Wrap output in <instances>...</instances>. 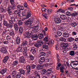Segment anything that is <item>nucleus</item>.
Masks as SVG:
<instances>
[{"mask_svg":"<svg viewBox=\"0 0 78 78\" xmlns=\"http://www.w3.org/2000/svg\"><path fill=\"white\" fill-rule=\"evenodd\" d=\"M69 44H68V43H61V47L63 50L65 49L64 50L62 51L63 53H64L65 54V53L67 52V51H66V48H67Z\"/></svg>","mask_w":78,"mask_h":78,"instance_id":"nucleus-1","label":"nucleus"},{"mask_svg":"<svg viewBox=\"0 0 78 78\" xmlns=\"http://www.w3.org/2000/svg\"><path fill=\"white\" fill-rule=\"evenodd\" d=\"M72 64L73 65V66L75 67H76V68H73L72 66ZM70 66H71L72 67L73 69H74L75 70H78V62L77 61H71L70 63Z\"/></svg>","mask_w":78,"mask_h":78,"instance_id":"nucleus-2","label":"nucleus"},{"mask_svg":"<svg viewBox=\"0 0 78 78\" xmlns=\"http://www.w3.org/2000/svg\"><path fill=\"white\" fill-rule=\"evenodd\" d=\"M25 38H30L31 37V36H32V31H31L30 29H29L25 33Z\"/></svg>","mask_w":78,"mask_h":78,"instance_id":"nucleus-3","label":"nucleus"},{"mask_svg":"<svg viewBox=\"0 0 78 78\" xmlns=\"http://www.w3.org/2000/svg\"><path fill=\"white\" fill-rule=\"evenodd\" d=\"M46 61H47L46 62H49V59L47 58L46 59H45V57H41L40 59L39 60V63L40 64H43Z\"/></svg>","mask_w":78,"mask_h":78,"instance_id":"nucleus-4","label":"nucleus"},{"mask_svg":"<svg viewBox=\"0 0 78 78\" xmlns=\"http://www.w3.org/2000/svg\"><path fill=\"white\" fill-rule=\"evenodd\" d=\"M44 44V42L43 41L41 40H38L37 41V43L35 44V46L36 47L39 48L41 47V45Z\"/></svg>","mask_w":78,"mask_h":78,"instance_id":"nucleus-5","label":"nucleus"},{"mask_svg":"<svg viewBox=\"0 0 78 78\" xmlns=\"http://www.w3.org/2000/svg\"><path fill=\"white\" fill-rule=\"evenodd\" d=\"M61 19L62 20V22H67L69 19H67V17L64 15H62L60 16Z\"/></svg>","mask_w":78,"mask_h":78,"instance_id":"nucleus-6","label":"nucleus"},{"mask_svg":"<svg viewBox=\"0 0 78 78\" xmlns=\"http://www.w3.org/2000/svg\"><path fill=\"white\" fill-rule=\"evenodd\" d=\"M30 29L32 30V32L36 33L37 32V30L39 29V26H37L30 27Z\"/></svg>","mask_w":78,"mask_h":78,"instance_id":"nucleus-7","label":"nucleus"},{"mask_svg":"<svg viewBox=\"0 0 78 78\" xmlns=\"http://www.w3.org/2000/svg\"><path fill=\"white\" fill-rule=\"evenodd\" d=\"M17 51L18 52H22L23 53V49H22V44H20V46H18Z\"/></svg>","mask_w":78,"mask_h":78,"instance_id":"nucleus-8","label":"nucleus"},{"mask_svg":"<svg viewBox=\"0 0 78 78\" xmlns=\"http://www.w3.org/2000/svg\"><path fill=\"white\" fill-rule=\"evenodd\" d=\"M8 70V69L6 68H3L1 69L0 71V73L2 75H3L4 73H5L6 72V71Z\"/></svg>","mask_w":78,"mask_h":78,"instance_id":"nucleus-9","label":"nucleus"},{"mask_svg":"<svg viewBox=\"0 0 78 78\" xmlns=\"http://www.w3.org/2000/svg\"><path fill=\"white\" fill-rule=\"evenodd\" d=\"M38 36V35L37 34H33L31 36V37L33 39H34V40L36 41V40H37V39Z\"/></svg>","mask_w":78,"mask_h":78,"instance_id":"nucleus-10","label":"nucleus"},{"mask_svg":"<svg viewBox=\"0 0 78 78\" xmlns=\"http://www.w3.org/2000/svg\"><path fill=\"white\" fill-rule=\"evenodd\" d=\"M25 62V59L23 56L20 57V63H24Z\"/></svg>","mask_w":78,"mask_h":78,"instance_id":"nucleus-11","label":"nucleus"},{"mask_svg":"<svg viewBox=\"0 0 78 78\" xmlns=\"http://www.w3.org/2000/svg\"><path fill=\"white\" fill-rule=\"evenodd\" d=\"M31 16V14L30 12H27V14L26 15V17H24L23 19L24 20L25 19H27L30 17Z\"/></svg>","mask_w":78,"mask_h":78,"instance_id":"nucleus-12","label":"nucleus"},{"mask_svg":"<svg viewBox=\"0 0 78 78\" xmlns=\"http://www.w3.org/2000/svg\"><path fill=\"white\" fill-rule=\"evenodd\" d=\"M0 51L2 53H7V50H6V48H1Z\"/></svg>","mask_w":78,"mask_h":78,"instance_id":"nucleus-13","label":"nucleus"},{"mask_svg":"<svg viewBox=\"0 0 78 78\" xmlns=\"http://www.w3.org/2000/svg\"><path fill=\"white\" fill-rule=\"evenodd\" d=\"M21 39L20 38V37L18 36L16 38V43L17 45H19L20 43V40Z\"/></svg>","mask_w":78,"mask_h":78,"instance_id":"nucleus-14","label":"nucleus"},{"mask_svg":"<svg viewBox=\"0 0 78 78\" xmlns=\"http://www.w3.org/2000/svg\"><path fill=\"white\" fill-rule=\"evenodd\" d=\"M54 20L56 23H60L61 21V20L59 18H55Z\"/></svg>","mask_w":78,"mask_h":78,"instance_id":"nucleus-15","label":"nucleus"},{"mask_svg":"<svg viewBox=\"0 0 78 78\" xmlns=\"http://www.w3.org/2000/svg\"><path fill=\"white\" fill-rule=\"evenodd\" d=\"M26 69L28 73H30L31 72V66H30L27 65Z\"/></svg>","mask_w":78,"mask_h":78,"instance_id":"nucleus-16","label":"nucleus"},{"mask_svg":"<svg viewBox=\"0 0 78 78\" xmlns=\"http://www.w3.org/2000/svg\"><path fill=\"white\" fill-rule=\"evenodd\" d=\"M62 67L60 68V72H61V73H64V69L66 70V69L65 68V67H64L63 65H62Z\"/></svg>","mask_w":78,"mask_h":78,"instance_id":"nucleus-17","label":"nucleus"},{"mask_svg":"<svg viewBox=\"0 0 78 78\" xmlns=\"http://www.w3.org/2000/svg\"><path fill=\"white\" fill-rule=\"evenodd\" d=\"M9 59V56L8 55H6L3 59V62L4 63H5Z\"/></svg>","mask_w":78,"mask_h":78,"instance_id":"nucleus-18","label":"nucleus"},{"mask_svg":"<svg viewBox=\"0 0 78 78\" xmlns=\"http://www.w3.org/2000/svg\"><path fill=\"white\" fill-rule=\"evenodd\" d=\"M19 71L20 72L19 73H20V74L25 75V70L24 69H19Z\"/></svg>","mask_w":78,"mask_h":78,"instance_id":"nucleus-19","label":"nucleus"},{"mask_svg":"<svg viewBox=\"0 0 78 78\" xmlns=\"http://www.w3.org/2000/svg\"><path fill=\"white\" fill-rule=\"evenodd\" d=\"M19 63V62H18V61L16 60L15 61H14L13 62V64L12 65V67H16L17 64H18V63Z\"/></svg>","mask_w":78,"mask_h":78,"instance_id":"nucleus-20","label":"nucleus"},{"mask_svg":"<svg viewBox=\"0 0 78 78\" xmlns=\"http://www.w3.org/2000/svg\"><path fill=\"white\" fill-rule=\"evenodd\" d=\"M3 22L4 26H5V27L7 26L8 23V22L7 21H6L5 19L3 20Z\"/></svg>","mask_w":78,"mask_h":78,"instance_id":"nucleus-21","label":"nucleus"},{"mask_svg":"<svg viewBox=\"0 0 78 78\" xmlns=\"http://www.w3.org/2000/svg\"><path fill=\"white\" fill-rule=\"evenodd\" d=\"M17 9H19V10H21L22 11L23 10V9H24V8L23 7V6H22V5H18L17 6Z\"/></svg>","mask_w":78,"mask_h":78,"instance_id":"nucleus-22","label":"nucleus"},{"mask_svg":"<svg viewBox=\"0 0 78 78\" xmlns=\"http://www.w3.org/2000/svg\"><path fill=\"white\" fill-rule=\"evenodd\" d=\"M19 30V33H20L21 34H22V33H23V27H20L18 28Z\"/></svg>","mask_w":78,"mask_h":78,"instance_id":"nucleus-23","label":"nucleus"},{"mask_svg":"<svg viewBox=\"0 0 78 78\" xmlns=\"http://www.w3.org/2000/svg\"><path fill=\"white\" fill-rule=\"evenodd\" d=\"M29 57L30 61H33V60H34L35 57L33 55L31 54H30Z\"/></svg>","mask_w":78,"mask_h":78,"instance_id":"nucleus-24","label":"nucleus"},{"mask_svg":"<svg viewBox=\"0 0 78 78\" xmlns=\"http://www.w3.org/2000/svg\"><path fill=\"white\" fill-rule=\"evenodd\" d=\"M14 27L15 30L16 31H17L19 30V27H18V25H17V23H15L14 24Z\"/></svg>","mask_w":78,"mask_h":78,"instance_id":"nucleus-25","label":"nucleus"},{"mask_svg":"<svg viewBox=\"0 0 78 78\" xmlns=\"http://www.w3.org/2000/svg\"><path fill=\"white\" fill-rule=\"evenodd\" d=\"M6 27L8 28H12L13 27V25L9 23H8L6 26Z\"/></svg>","mask_w":78,"mask_h":78,"instance_id":"nucleus-26","label":"nucleus"},{"mask_svg":"<svg viewBox=\"0 0 78 78\" xmlns=\"http://www.w3.org/2000/svg\"><path fill=\"white\" fill-rule=\"evenodd\" d=\"M69 55L72 56H75V51H70Z\"/></svg>","mask_w":78,"mask_h":78,"instance_id":"nucleus-27","label":"nucleus"},{"mask_svg":"<svg viewBox=\"0 0 78 78\" xmlns=\"http://www.w3.org/2000/svg\"><path fill=\"white\" fill-rule=\"evenodd\" d=\"M51 69H49L47 70V75H50L51 73Z\"/></svg>","mask_w":78,"mask_h":78,"instance_id":"nucleus-28","label":"nucleus"},{"mask_svg":"<svg viewBox=\"0 0 78 78\" xmlns=\"http://www.w3.org/2000/svg\"><path fill=\"white\" fill-rule=\"evenodd\" d=\"M75 41V39L72 37H69L68 39V41L69 42H72V41Z\"/></svg>","mask_w":78,"mask_h":78,"instance_id":"nucleus-29","label":"nucleus"},{"mask_svg":"<svg viewBox=\"0 0 78 78\" xmlns=\"http://www.w3.org/2000/svg\"><path fill=\"white\" fill-rule=\"evenodd\" d=\"M24 24L26 25H31V23L29 22V21L27 20V21H24Z\"/></svg>","mask_w":78,"mask_h":78,"instance_id":"nucleus-30","label":"nucleus"},{"mask_svg":"<svg viewBox=\"0 0 78 78\" xmlns=\"http://www.w3.org/2000/svg\"><path fill=\"white\" fill-rule=\"evenodd\" d=\"M36 67L37 70H41L42 69V66L41 65H38L37 66H36Z\"/></svg>","mask_w":78,"mask_h":78,"instance_id":"nucleus-31","label":"nucleus"},{"mask_svg":"<svg viewBox=\"0 0 78 78\" xmlns=\"http://www.w3.org/2000/svg\"><path fill=\"white\" fill-rule=\"evenodd\" d=\"M63 36L65 37H69V33L67 32H64L63 34Z\"/></svg>","mask_w":78,"mask_h":78,"instance_id":"nucleus-32","label":"nucleus"},{"mask_svg":"<svg viewBox=\"0 0 78 78\" xmlns=\"http://www.w3.org/2000/svg\"><path fill=\"white\" fill-rule=\"evenodd\" d=\"M70 25L74 27L77 26V23H76L75 22L71 23Z\"/></svg>","mask_w":78,"mask_h":78,"instance_id":"nucleus-33","label":"nucleus"},{"mask_svg":"<svg viewBox=\"0 0 78 78\" xmlns=\"http://www.w3.org/2000/svg\"><path fill=\"white\" fill-rule=\"evenodd\" d=\"M20 10L18 9L16 10V11H15L14 13V14H20Z\"/></svg>","mask_w":78,"mask_h":78,"instance_id":"nucleus-34","label":"nucleus"},{"mask_svg":"<svg viewBox=\"0 0 78 78\" xmlns=\"http://www.w3.org/2000/svg\"><path fill=\"white\" fill-rule=\"evenodd\" d=\"M9 35L11 36H14L15 34H14V31H9Z\"/></svg>","mask_w":78,"mask_h":78,"instance_id":"nucleus-35","label":"nucleus"},{"mask_svg":"<svg viewBox=\"0 0 78 78\" xmlns=\"http://www.w3.org/2000/svg\"><path fill=\"white\" fill-rule=\"evenodd\" d=\"M7 12H8L9 13H11V12H12V9H11V8L10 6L9 7L7 8Z\"/></svg>","mask_w":78,"mask_h":78,"instance_id":"nucleus-36","label":"nucleus"},{"mask_svg":"<svg viewBox=\"0 0 78 78\" xmlns=\"http://www.w3.org/2000/svg\"><path fill=\"white\" fill-rule=\"evenodd\" d=\"M39 38V39H42L43 37H44L43 36H42V34H38V38Z\"/></svg>","mask_w":78,"mask_h":78,"instance_id":"nucleus-37","label":"nucleus"},{"mask_svg":"<svg viewBox=\"0 0 78 78\" xmlns=\"http://www.w3.org/2000/svg\"><path fill=\"white\" fill-rule=\"evenodd\" d=\"M28 48L26 46H25L23 48V53H26L27 51V49Z\"/></svg>","mask_w":78,"mask_h":78,"instance_id":"nucleus-38","label":"nucleus"},{"mask_svg":"<svg viewBox=\"0 0 78 78\" xmlns=\"http://www.w3.org/2000/svg\"><path fill=\"white\" fill-rule=\"evenodd\" d=\"M28 20L30 23L31 22H33L34 21V18L33 17H31Z\"/></svg>","mask_w":78,"mask_h":78,"instance_id":"nucleus-39","label":"nucleus"},{"mask_svg":"<svg viewBox=\"0 0 78 78\" xmlns=\"http://www.w3.org/2000/svg\"><path fill=\"white\" fill-rule=\"evenodd\" d=\"M59 40L60 41H64V42L66 41V39L62 37H60V38H59Z\"/></svg>","mask_w":78,"mask_h":78,"instance_id":"nucleus-40","label":"nucleus"},{"mask_svg":"<svg viewBox=\"0 0 78 78\" xmlns=\"http://www.w3.org/2000/svg\"><path fill=\"white\" fill-rule=\"evenodd\" d=\"M42 72L43 73V75H47V70L45 69H43L42 70Z\"/></svg>","mask_w":78,"mask_h":78,"instance_id":"nucleus-41","label":"nucleus"},{"mask_svg":"<svg viewBox=\"0 0 78 78\" xmlns=\"http://www.w3.org/2000/svg\"><path fill=\"white\" fill-rule=\"evenodd\" d=\"M41 34L43 36V37L44 36H46V33H45V31L44 30H42Z\"/></svg>","mask_w":78,"mask_h":78,"instance_id":"nucleus-42","label":"nucleus"},{"mask_svg":"<svg viewBox=\"0 0 78 78\" xmlns=\"http://www.w3.org/2000/svg\"><path fill=\"white\" fill-rule=\"evenodd\" d=\"M21 76H22V74H20V73H19L16 74V78H20Z\"/></svg>","mask_w":78,"mask_h":78,"instance_id":"nucleus-43","label":"nucleus"},{"mask_svg":"<svg viewBox=\"0 0 78 78\" xmlns=\"http://www.w3.org/2000/svg\"><path fill=\"white\" fill-rule=\"evenodd\" d=\"M20 14H17L15 16V19H19L20 18Z\"/></svg>","mask_w":78,"mask_h":78,"instance_id":"nucleus-44","label":"nucleus"},{"mask_svg":"<svg viewBox=\"0 0 78 78\" xmlns=\"http://www.w3.org/2000/svg\"><path fill=\"white\" fill-rule=\"evenodd\" d=\"M31 52H32V53L33 54H34V53H36V49L35 48L31 49Z\"/></svg>","mask_w":78,"mask_h":78,"instance_id":"nucleus-45","label":"nucleus"},{"mask_svg":"<svg viewBox=\"0 0 78 78\" xmlns=\"http://www.w3.org/2000/svg\"><path fill=\"white\" fill-rule=\"evenodd\" d=\"M77 15H78V13L76 12H73L71 14V16H73L74 17H75V16H76Z\"/></svg>","mask_w":78,"mask_h":78,"instance_id":"nucleus-46","label":"nucleus"},{"mask_svg":"<svg viewBox=\"0 0 78 78\" xmlns=\"http://www.w3.org/2000/svg\"><path fill=\"white\" fill-rule=\"evenodd\" d=\"M57 34L58 36H61L62 35V33L60 31H58L57 33Z\"/></svg>","mask_w":78,"mask_h":78,"instance_id":"nucleus-47","label":"nucleus"},{"mask_svg":"<svg viewBox=\"0 0 78 78\" xmlns=\"http://www.w3.org/2000/svg\"><path fill=\"white\" fill-rule=\"evenodd\" d=\"M46 13V14H49V10L48 9H46L45 11H44Z\"/></svg>","mask_w":78,"mask_h":78,"instance_id":"nucleus-48","label":"nucleus"},{"mask_svg":"<svg viewBox=\"0 0 78 78\" xmlns=\"http://www.w3.org/2000/svg\"><path fill=\"white\" fill-rule=\"evenodd\" d=\"M27 44H28V42L27 41H24L22 45H27Z\"/></svg>","mask_w":78,"mask_h":78,"instance_id":"nucleus-49","label":"nucleus"},{"mask_svg":"<svg viewBox=\"0 0 78 78\" xmlns=\"http://www.w3.org/2000/svg\"><path fill=\"white\" fill-rule=\"evenodd\" d=\"M43 48H45V49H48V45H43Z\"/></svg>","mask_w":78,"mask_h":78,"instance_id":"nucleus-50","label":"nucleus"},{"mask_svg":"<svg viewBox=\"0 0 78 78\" xmlns=\"http://www.w3.org/2000/svg\"><path fill=\"white\" fill-rule=\"evenodd\" d=\"M18 23L19 25V26L22 25L23 24V22H22L21 20H19L18 21Z\"/></svg>","mask_w":78,"mask_h":78,"instance_id":"nucleus-51","label":"nucleus"},{"mask_svg":"<svg viewBox=\"0 0 78 78\" xmlns=\"http://www.w3.org/2000/svg\"><path fill=\"white\" fill-rule=\"evenodd\" d=\"M24 6L25 8H27V9H29V7H28V5L27 3L25 2L24 3Z\"/></svg>","mask_w":78,"mask_h":78,"instance_id":"nucleus-52","label":"nucleus"},{"mask_svg":"<svg viewBox=\"0 0 78 78\" xmlns=\"http://www.w3.org/2000/svg\"><path fill=\"white\" fill-rule=\"evenodd\" d=\"M22 16L23 17H25L27 15V14L26 13V12H22Z\"/></svg>","mask_w":78,"mask_h":78,"instance_id":"nucleus-53","label":"nucleus"},{"mask_svg":"<svg viewBox=\"0 0 78 78\" xmlns=\"http://www.w3.org/2000/svg\"><path fill=\"white\" fill-rule=\"evenodd\" d=\"M48 37H45L44 38L43 40L45 41V42H48Z\"/></svg>","mask_w":78,"mask_h":78,"instance_id":"nucleus-54","label":"nucleus"},{"mask_svg":"<svg viewBox=\"0 0 78 78\" xmlns=\"http://www.w3.org/2000/svg\"><path fill=\"white\" fill-rule=\"evenodd\" d=\"M40 56H45V53L44 52H41V53H40Z\"/></svg>","mask_w":78,"mask_h":78,"instance_id":"nucleus-55","label":"nucleus"},{"mask_svg":"<svg viewBox=\"0 0 78 78\" xmlns=\"http://www.w3.org/2000/svg\"><path fill=\"white\" fill-rule=\"evenodd\" d=\"M36 66L35 65H34V64L31 65V68L32 69H34L35 68H36Z\"/></svg>","mask_w":78,"mask_h":78,"instance_id":"nucleus-56","label":"nucleus"},{"mask_svg":"<svg viewBox=\"0 0 78 78\" xmlns=\"http://www.w3.org/2000/svg\"><path fill=\"white\" fill-rule=\"evenodd\" d=\"M76 48H77V45L76 44H74L73 45V49L74 50H76Z\"/></svg>","mask_w":78,"mask_h":78,"instance_id":"nucleus-57","label":"nucleus"},{"mask_svg":"<svg viewBox=\"0 0 78 78\" xmlns=\"http://www.w3.org/2000/svg\"><path fill=\"white\" fill-rule=\"evenodd\" d=\"M6 39L7 40H8V41H10L11 39V37H10L8 35L6 37Z\"/></svg>","mask_w":78,"mask_h":78,"instance_id":"nucleus-58","label":"nucleus"},{"mask_svg":"<svg viewBox=\"0 0 78 78\" xmlns=\"http://www.w3.org/2000/svg\"><path fill=\"white\" fill-rule=\"evenodd\" d=\"M10 7V8H11V9H12V11L14 10L15 9H16V7L14 5L11 6Z\"/></svg>","mask_w":78,"mask_h":78,"instance_id":"nucleus-59","label":"nucleus"},{"mask_svg":"<svg viewBox=\"0 0 78 78\" xmlns=\"http://www.w3.org/2000/svg\"><path fill=\"white\" fill-rule=\"evenodd\" d=\"M10 19L11 20L13 21L14 22H16V19H15V18L13 17V16H12Z\"/></svg>","mask_w":78,"mask_h":78,"instance_id":"nucleus-60","label":"nucleus"},{"mask_svg":"<svg viewBox=\"0 0 78 78\" xmlns=\"http://www.w3.org/2000/svg\"><path fill=\"white\" fill-rule=\"evenodd\" d=\"M47 15H48V14H46V13H44L43 14V16H44V17H45V19H47Z\"/></svg>","mask_w":78,"mask_h":78,"instance_id":"nucleus-61","label":"nucleus"},{"mask_svg":"<svg viewBox=\"0 0 78 78\" xmlns=\"http://www.w3.org/2000/svg\"><path fill=\"white\" fill-rule=\"evenodd\" d=\"M2 36L3 37H4V38H5V37L6 36V34L2 33Z\"/></svg>","mask_w":78,"mask_h":78,"instance_id":"nucleus-62","label":"nucleus"},{"mask_svg":"<svg viewBox=\"0 0 78 78\" xmlns=\"http://www.w3.org/2000/svg\"><path fill=\"white\" fill-rule=\"evenodd\" d=\"M14 22V21L11 20L9 21V23L12 25H13Z\"/></svg>","mask_w":78,"mask_h":78,"instance_id":"nucleus-63","label":"nucleus"},{"mask_svg":"<svg viewBox=\"0 0 78 78\" xmlns=\"http://www.w3.org/2000/svg\"><path fill=\"white\" fill-rule=\"evenodd\" d=\"M3 33L7 34V30H6V29H5L3 30Z\"/></svg>","mask_w":78,"mask_h":78,"instance_id":"nucleus-64","label":"nucleus"}]
</instances>
